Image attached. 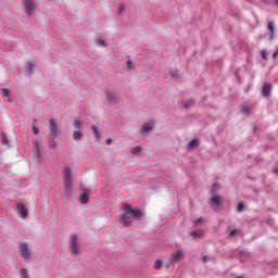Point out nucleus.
I'll return each instance as SVG.
<instances>
[{"label":"nucleus","mask_w":278,"mask_h":278,"mask_svg":"<svg viewBox=\"0 0 278 278\" xmlns=\"http://www.w3.org/2000/svg\"><path fill=\"white\" fill-rule=\"evenodd\" d=\"M122 207L124 212L121 214V220L124 227H129L134 220L142 218V212L139 208H134L127 203H124Z\"/></svg>","instance_id":"nucleus-1"},{"label":"nucleus","mask_w":278,"mask_h":278,"mask_svg":"<svg viewBox=\"0 0 278 278\" xmlns=\"http://www.w3.org/2000/svg\"><path fill=\"white\" fill-rule=\"evenodd\" d=\"M68 251L72 257H79L81 255V245L79 244V237L75 233L70 236Z\"/></svg>","instance_id":"nucleus-2"},{"label":"nucleus","mask_w":278,"mask_h":278,"mask_svg":"<svg viewBox=\"0 0 278 278\" xmlns=\"http://www.w3.org/2000/svg\"><path fill=\"white\" fill-rule=\"evenodd\" d=\"M64 175V194L66 197H71V193L73 192V181L71 180V167L65 166Z\"/></svg>","instance_id":"nucleus-3"},{"label":"nucleus","mask_w":278,"mask_h":278,"mask_svg":"<svg viewBox=\"0 0 278 278\" xmlns=\"http://www.w3.org/2000/svg\"><path fill=\"white\" fill-rule=\"evenodd\" d=\"M18 251L25 262H31V260H34V253H31V249H29L27 243H18Z\"/></svg>","instance_id":"nucleus-4"},{"label":"nucleus","mask_w":278,"mask_h":278,"mask_svg":"<svg viewBox=\"0 0 278 278\" xmlns=\"http://www.w3.org/2000/svg\"><path fill=\"white\" fill-rule=\"evenodd\" d=\"M184 257H185V254H184V251L181 250H177L176 252L172 253V256L168 261L169 266L175 267V265L179 264V262L184 260Z\"/></svg>","instance_id":"nucleus-5"},{"label":"nucleus","mask_w":278,"mask_h":278,"mask_svg":"<svg viewBox=\"0 0 278 278\" xmlns=\"http://www.w3.org/2000/svg\"><path fill=\"white\" fill-rule=\"evenodd\" d=\"M49 125H50V134L52 138H60V136L62 135V130H60V127L58 126V123L55 122V119L50 118Z\"/></svg>","instance_id":"nucleus-6"},{"label":"nucleus","mask_w":278,"mask_h":278,"mask_svg":"<svg viewBox=\"0 0 278 278\" xmlns=\"http://www.w3.org/2000/svg\"><path fill=\"white\" fill-rule=\"evenodd\" d=\"M24 10L27 14V16H31L34 14V11L36 10V2L34 0H22Z\"/></svg>","instance_id":"nucleus-7"},{"label":"nucleus","mask_w":278,"mask_h":278,"mask_svg":"<svg viewBox=\"0 0 278 278\" xmlns=\"http://www.w3.org/2000/svg\"><path fill=\"white\" fill-rule=\"evenodd\" d=\"M16 207H17V216H20V218L25 220V218H27V216H29V211H27V206H25V204L18 202L16 204Z\"/></svg>","instance_id":"nucleus-8"},{"label":"nucleus","mask_w":278,"mask_h":278,"mask_svg":"<svg viewBox=\"0 0 278 278\" xmlns=\"http://www.w3.org/2000/svg\"><path fill=\"white\" fill-rule=\"evenodd\" d=\"M273 92V84L266 83L262 88V96L263 97H270V93Z\"/></svg>","instance_id":"nucleus-9"},{"label":"nucleus","mask_w":278,"mask_h":278,"mask_svg":"<svg viewBox=\"0 0 278 278\" xmlns=\"http://www.w3.org/2000/svg\"><path fill=\"white\" fill-rule=\"evenodd\" d=\"M149 131H153V123L143 124L139 130L140 134H149Z\"/></svg>","instance_id":"nucleus-10"},{"label":"nucleus","mask_w":278,"mask_h":278,"mask_svg":"<svg viewBox=\"0 0 278 278\" xmlns=\"http://www.w3.org/2000/svg\"><path fill=\"white\" fill-rule=\"evenodd\" d=\"M211 203H213V205H216L217 210H219V207H223V197L219 195H215L211 199Z\"/></svg>","instance_id":"nucleus-11"},{"label":"nucleus","mask_w":278,"mask_h":278,"mask_svg":"<svg viewBox=\"0 0 278 278\" xmlns=\"http://www.w3.org/2000/svg\"><path fill=\"white\" fill-rule=\"evenodd\" d=\"M190 236H192L194 240H201V238L205 236V232H203V230L192 231Z\"/></svg>","instance_id":"nucleus-12"},{"label":"nucleus","mask_w":278,"mask_h":278,"mask_svg":"<svg viewBox=\"0 0 278 278\" xmlns=\"http://www.w3.org/2000/svg\"><path fill=\"white\" fill-rule=\"evenodd\" d=\"M34 66H36V61H28L26 63V73H28V75H31V73H34Z\"/></svg>","instance_id":"nucleus-13"},{"label":"nucleus","mask_w":278,"mask_h":278,"mask_svg":"<svg viewBox=\"0 0 278 278\" xmlns=\"http://www.w3.org/2000/svg\"><path fill=\"white\" fill-rule=\"evenodd\" d=\"M105 97L109 103H116V94H114V92L105 91Z\"/></svg>","instance_id":"nucleus-14"},{"label":"nucleus","mask_w":278,"mask_h":278,"mask_svg":"<svg viewBox=\"0 0 278 278\" xmlns=\"http://www.w3.org/2000/svg\"><path fill=\"white\" fill-rule=\"evenodd\" d=\"M267 27L270 31L269 40H274V38H275V22H273V21L269 22Z\"/></svg>","instance_id":"nucleus-15"},{"label":"nucleus","mask_w":278,"mask_h":278,"mask_svg":"<svg viewBox=\"0 0 278 278\" xmlns=\"http://www.w3.org/2000/svg\"><path fill=\"white\" fill-rule=\"evenodd\" d=\"M207 223V219L200 217L193 222L194 227H201L202 225H205Z\"/></svg>","instance_id":"nucleus-16"},{"label":"nucleus","mask_w":278,"mask_h":278,"mask_svg":"<svg viewBox=\"0 0 278 278\" xmlns=\"http://www.w3.org/2000/svg\"><path fill=\"white\" fill-rule=\"evenodd\" d=\"M91 130L93 132L94 139L99 140V138H101V134L99 132V128L96 125H92Z\"/></svg>","instance_id":"nucleus-17"},{"label":"nucleus","mask_w":278,"mask_h":278,"mask_svg":"<svg viewBox=\"0 0 278 278\" xmlns=\"http://www.w3.org/2000/svg\"><path fill=\"white\" fill-rule=\"evenodd\" d=\"M20 277H21V278H29V269H27V268H21V269H20Z\"/></svg>","instance_id":"nucleus-18"},{"label":"nucleus","mask_w":278,"mask_h":278,"mask_svg":"<svg viewBox=\"0 0 278 278\" xmlns=\"http://www.w3.org/2000/svg\"><path fill=\"white\" fill-rule=\"evenodd\" d=\"M241 112L245 114V116H251L253 114V111H251V106L245 105L241 109Z\"/></svg>","instance_id":"nucleus-19"},{"label":"nucleus","mask_w":278,"mask_h":278,"mask_svg":"<svg viewBox=\"0 0 278 278\" xmlns=\"http://www.w3.org/2000/svg\"><path fill=\"white\" fill-rule=\"evenodd\" d=\"M74 140H81L84 138V134L80 130H76L73 134Z\"/></svg>","instance_id":"nucleus-20"},{"label":"nucleus","mask_w":278,"mask_h":278,"mask_svg":"<svg viewBox=\"0 0 278 278\" xmlns=\"http://www.w3.org/2000/svg\"><path fill=\"white\" fill-rule=\"evenodd\" d=\"M197 147H199V140H191L188 144V149L190 150L197 149Z\"/></svg>","instance_id":"nucleus-21"},{"label":"nucleus","mask_w":278,"mask_h":278,"mask_svg":"<svg viewBox=\"0 0 278 278\" xmlns=\"http://www.w3.org/2000/svg\"><path fill=\"white\" fill-rule=\"evenodd\" d=\"M88 200H89L88 193H83V194L80 195V198H79V201H80V203H81L83 205H85V203H88Z\"/></svg>","instance_id":"nucleus-22"},{"label":"nucleus","mask_w":278,"mask_h":278,"mask_svg":"<svg viewBox=\"0 0 278 278\" xmlns=\"http://www.w3.org/2000/svg\"><path fill=\"white\" fill-rule=\"evenodd\" d=\"M1 94H2L3 99H8L10 97V90L8 88H2Z\"/></svg>","instance_id":"nucleus-23"},{"label":"nucleus","mask_w":278,"mask_h":278,"mask_svg":"<svg viewBox=\"0 0 278 278\" xmlns=\"http://www.w3.org/2000/svg\"><path fill=\"white\" fill-rule=\"evenodd\" d=\"M140 151H142V148L140 146H137L130 150V153H132V155H136L140 153Z\"/></svg>","instance_id":"nucleus-24"},{"label":"nucleus","mask_w":278,"mask_h":278,"mask_svg":"<svg viewBox=\"0 0 278 278\" xmlns=\"http://www.w3.org/2000/svg\"><path fill=\"white\" fill-rule=\"evenodd\" d=\"M98 47H108V42L103 39L96 40Z\"/></svg>","instance_id":"nucleus-25"},{"label":"nucleus","mask_w":278,"mask_h":278,"mask_svg":"<svg viewBox=\"0 0 278 278\" xmlns=\"http://www.w3.org/2000/svg\"><path fill=\"white\" fill-rule=\"evenodd\" d=\"M186 110L192 108L194 105V100H188L187 102L184 103Z\"/></svg>","instance_id":"nucleus-26"},{"label":"nucleus","mask_w":278,"mask_h":278,"mask_svg":"<svg viewBox=\"0 0 278 278\" xmlns=\"http://www.w3.org/2000/svg\"><path fill=\"white\" fill-rule=\"evenodd\" d=\"M125 12V4H119L117 8V14L121 16Z\"/></svg>","instance_id":"nucleus-27"},{"label":"nucleus","mask_w":278,"mask_h":278,"mask_svg":"<svg viewBox=\"0 0 278 278\" xmlns=\"http://www.w3.org/2000/svg\"><path fill=\"white\" fill-rule=\"evenodd\" d=\"M154 268H155V270H160L162 268V261L161 260L155 261Z\"/></svg>","instance_id":"nucleus-28"},{"label":"nucleus","mask_w":278,"mask_h":278,"mask_svg":"<svg viewBox=\"0 0 278 278\" xmlns=\"http://www.w3.org/2000/svg\"><path fill=\"white\" fill-rule=\"evenodd\" d=\"M74 127L75 129H81V121L74 119Z\"/></svg>","instance_id":"nucleus-29"},{"label":"nucleus","mask_w":278,"mask_h":278,"mask_svg":"<svg viewBox=\"0 0 278 278\" xmlns=\"http://www.w3.org/2000/svg\"><path fill=\"white\" fill-rule=\"evenodd\" d=\"M238 233H240V230L233 229V230L229 233V237H230V238H235V236H238Z\"/></svg>","instance_id":"nucleus-30"},{"label":"nucleus","mask_w":278,"mask_h":278,"mask_svg":"<svg viewBox=\"0 0 278 278\" xmlns=\"http://www.w3.org/2000/svg\"><path fill=\"white\" fill-rule=\"evenodd\" d=\"M238 212H244V203L240 202L238 204Z\"/></svg>","instance_id":"nucleus-31"},{"label":"nucleus","mask_w":278,"mask_h":278,"mask_svg":"<svg viewBox=\"0 0 278 278\" xmlns=\"http://www.w3.org/2000/svg\"><path fill=\"white\" fill-rule=\"evenodd\" d=\"M49 147H50V149H53L54 147H55V140H49Z\"/></svg>","instance_id":"nucleus-32"},{"label":"nucleus","mask_w":278,"mask_h":278,"mask_svg":"<svg viewBox=\"0 0 278 278\" xmlns=\"http://www.w3.org/2000/svg\"><path fill=\"white\" fill-rule=\"evenodd\" d=\"M38 127H36V125H33V132L35 134V136H38Z\"/></svg>","instance_id":"nucleus-33"},{"label":"nucleus","mask_w":278,"mask_h":278,"mask_svg":"<svg viewBox=\"0 0 278 278\" xmlns=\"http://www.w3.org/2000/svg\"><path fill=\"white\" fill-rule=\"evenodd\" d=\"M126 64H127L128 68H131V65L134 64V62H131V60H128V61L126 62Z\"/></svg>","instance_id":"nucleus-34"},{"label":"nucleus","mask_w":278,"mask_h":278,"mask_svg":"<svg viewBox=\"0 0 278 278\" xmlns=\"http://www.w3.org/2000/svg\"><path fill=\"white\" fill-rule=\"evenodd\" d=\"M2 144L8 146V144H10V141L9 140H2Z\"/></svg>","instance_id":"nucleus-35"},{"label":"nucleus","mask_w":278,"mask_h":278,"mask_svg":"<svg viewBox=\"0 0 278 278\" xmlns=\"http://www.w3.org/2000/svg\"><path fill=\"white\" fill-rule=\"evenodd\" d=\"M273 58H274V59H275V58H278V50H277L276 52H274Z\"/></svg>","instance_id":"nucleus-36"},{"label":"nucleus","mask_w":278,"mask_h":278,"mask_svg":"<svg viewBox=\"0 0 278 278\" xmlns=\"http://www.w3.org/2000/svg\"><path fill=\"white\" fill-rule=\"evenodd\" d=\"M2 140H8V136H5V134H2Z\"/></svg>","instance_id":"nucleus-37"},{"label":"nucleus","mask_w":278,"mask_h":278,"mask_svg":"<svg viewBox=\"0 0 278 278\" xmlns=\"http://www.w3.org/2000/svg\"><path fill=\"white\" fill-rule=\"evenodd\" d=\"M263 60H266V53L262 52Z\"/></svg>","instance_id":"nucleus-38"},{"label":"nucleus","mask_w":278,"mask_h":278,"mask_svg":"<svg viewBox=\"0 0 278 278\" xmlns=\"http://www.w3.org/2000/svg\"><path fill=\"white\" fill-rule=\"evenodd\" d=\"M274 173H275L276 175H278V167H275V168H274Z\"/></svg>","instance_id":"nucleus-39"},{"label":"nucleus","mask_w":278,"mask_h":278,"mask_svg":"<svg viewBox=\"0 0 278 278\" xmlns=\"http://www.w3.org/2000/svg\"><path fill=\"white\" fill-rule=\"evenodd\" d=\"M106 144L108 146L112 144V140H106Z\"/></svg>","instance_id":"nucleus-40"},{"label":"nucleus","mask_w":278,"mask_h":278,"mask_svg":"<svg viewBox=\"0 0 278 278\" xmlns=\"http://www.w3.org/2000/svg\"><path fill=\"white\" fill-rule=\"evenodd\" d=\"M208 257L207 256H203V262H207Z\"/></svg>","instance_id":"nucleus-41"},{"label":"nucleus","mask_w":278,"mask_h":278,"mask_svg":"<svg viewBox=\"0 0 278 278\" xmlns=\"http://www.w3.org/2000/svg\"><path fill=\"white\" fill-rule=\"evenodd\" d=\"M236 278H244V276H237Z\"/></svg>","instance_id":"nucleus-42"},{"label":"nucleus","mask_w":278,"mask_h":278,"mask_svg":"<svg viewBox=\"0 0 278 278\" xmlns=\"http://www.w3.org/2000/svg\"><path fill=\"white\" fill-rule=\"evenodd\" d=\"M37 144H38V141L35 142V147H37Z\"/></svg>","instance_id":"nucleus-43"},{"label":"nucleus","mask_w":278,"mask_h":278,"mask_svg":"<svg viewBox=\"0 0 278 278\" xmlns=\"http://www.w3.org/2000/svg\"><path fill=\"white\" fill-rule=\"evenodd\" d=\"M172 77H175V74H174V73H172Z\"/></svg>","instance_id":"nucleus-44"},{"label":"nucleus","mask_w":278,"mask_h":278,"mask_svg":"<svg viewBox=\"0 0 278 278\" xmlns=\"http://www.w3.org/2000/svg\"><path fill=\"white\" fill-rule=\"evenodd\" d=\"M276 3H278V0H276Z\"/></svg>","instance_id":"nucleus-45"}]
</instances>
